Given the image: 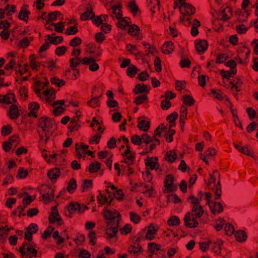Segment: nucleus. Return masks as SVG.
<instances>
[{
    "mask_svg": "<svg viewBox=\"0 0 258 258\" xmlns=\"http://www.w3.org/2000/svg\"><path fill=\"white\" fill-rule=\"evenodd\" d=\"M158 229L159 228L157 225L154 224H150L144 230L146 231L145 238L148 241L153 240L155 238Z\"/></svg>",
    "mask_w": 258,
    "mask_h": 258,
    "instance_id": "0eeeda50",
    "label": "nucleus"
},
{
    "mask_svg": "<svg viewBox=\"0 0 258 258\" xmlns=\"http://www.w3.org/2000/svg\"><path fill=\"white\" fill-rule=\"evenodd\" d=\"M49 221L51 223H57L58 225L62 224L60 216L56 211L52 212L49 216Z\"/></svg>",
    "mask_w": 258,
    "mask_h": 258,
    "instance_id": "a211bd4d",
    "label": "nucleus"
},
{
    "mask_svg": "<svg viewBox=\"0 0 258 258\" xmlns=\"http://www.w3.org/2000/svg\"><path fill=\"white\" fill-rule=\"evenodd\" d=\"M130 22V19L129 18L125 17L123 19L121 18L117 23V26L119 28L125 29L126 27L129 26Z\"/></svg>",
    "mask_w": 258,
    "mask_h": 258,
    "instance_id": "473e14b6",
    "label": "nucleus"
},
{
    "mask_svg": "<svg viewBox=\"0 0 258 258\" xmlns=\"http://www.w3.org/2000/svg\"><path fill=\"white\" fill-rule=\"evenodd\" d=\"M225 220L221 218H218L215 222L214 227L216 231H219L222 228L223 226L225 224Z\"/></svg>",
    "mask_w": 258,
    "mask_h": 258,
    "instance_id": "052dcab7",
    "label": "nucleus"
},
{
    "mask_svg": "<svg viewBox=\"0 0 258 258\" xmlns=\"http://www.w3.org/2000/svg\"><path fill=\"white\" fill-rule=\"evenodd\" d=\"M138 71V68L134 65H131L126 70V74L128 77L133 78L135 76Z\"/></svg>",
    "mask_w": 258,
    "mask_h": 258,
    "instance_id": "37998d69",
    "label": "nucleus"
},
{
    "mask_svg": "<svg viewBox=\"0 0 258 258\" xmlns=\"http://www.w3.org/2000/svg\"><path fill=\"white\" fill-rule=\"evenodd\" d=\"M191 212L190 214L192 216L195 218H200L204 214V211L203 206H191Z\"/></svg>",
    "mask_w": 258,
    "mask_h": 258,
    "instance_id": "dca6fc26",
    "label": "nucleus"
},
{
    "mask_svg": "<svg viewBox=\"0 0 258 258\" xmlns=\"http://www.w3.org/2000/svg\"><path fill=\"white\" fill-rule=\"evenodd\" d=\"M15 101L14 94H8L6 95H0V103L7 104H12Z\"/></svg>",
    "mask_w": 258,
    "mask_h": 258,
    "instance_id": "393cba45",
    "label": "nucleus"
},
{
    "mask_svg": "<svg viewBox=\"0 0 258 258\" xmlns=\"http://www.w3.org/2000/svg\"><path fill=\"white\" fill-rule=\"evenodd\" d=\"M131 141L133 144L136 145H140L142 143H145L146 144V150L147 152L152 151L156 148L157 145L160 144V142L157 140L153 139L152 137L146 134H143L141 137L137 135H133Z\"/></svg>",
    "mask_w": 258,
    "mask_h": 258,
    "instance_id": "f03ea898",
    "label": "nucleus"
},
{
    "mask_svg": "<svg viewBox=\"0 0 258 258\" xmlns=\"http://www.w3.org/2000/svg\"><path fill=\"white\" fill-rule=\"evenodd\" d=\"M107 188H110L113 190V194L115 199L118 200L123 199L124 194L122 189H117V187L113 184L109 183V185H106Z\"/></svg>",
    "mask_w": 258,
    "mask_h": 258,
    "instance_id": "4468645a",
    "label": "nucleus"
},
{
    "mask_svg": "<svg viewBox=\"0 0 258 258\" xmlns=\"http://www.w3.org/2000/svg\"><path fill=\"white\" fill-rule=\"evenodd\" d=\"M111 9L112 10V17L113 18H115L117 20L122 18V14L120 5H112L111 6Z\"/></svg>",
    "mask_w": 258,
    "mask_h": 258,
    "instance_id": "4be33fe9",
    "label": "nucleus"
},
{
    "mask_svg": "<svg viewBox=\"0 0 258 258\" xmlns=\"http://www.w3.org/2000/svg\"><path fill=\"white\" fill-rule=\"evenodd\" d=\"M143 45L145 46L146 54L148 56L154 54L156 52V49L154 46H150L149 44L144 43Z\"/></svg>",
    "mask_w": 258,
    "mask_h": 258,
    "instance_id": "4d7b16f0",
    "label": "nucleus"
},
{
    "mask_svg": "<svg viewBox=\"0 0 258 258\" xmlns=\"http://www.w3.org/2000/svg\"><path fill=\"white\" fill-rule=\"evenodd\" d=\"M126 49L129 52H130L132 54H134L137 55L139 53L138 49H137L136 46L133 45L131 44H127L126 45Z\"/></svg>",
    "mask_w": 258,
    "mask_h": 258,
    "instance_id": "338daca9",
    "label": "nucleus"
},
{
    "mask_svg": "<svg viewBox=\"0 0 258 258\" xmlns=\"http://www.w3.org/2000/svg\"><path fill=\"white\" fill-rule=\"evenodd\" d=\"M8 56L11 58L9 62L5 66V68L7 70H9L12 69L16 64L15 57L16 56V53L10 52L8 53Z\"/></svg>",
    "mask_w": 258,
    "mask_h": 258,
    "instance_id": "cd10ccee",
    "label": "nucleus"
},
{
    "mask_svg": "<svg viewBox=\"0 0 258 258\" xmlns=\"http://www.w3.org/2000/svg\"><path fill=\"white\" fill-rule=\"evenodd\" d=\"M162 52L165 54H169L174 51V45L172 41L165 42L161 47Z\"/></svg>",
    "mask_w": 258,
    "mask_h": 258,
    "instance_id": "412c9836",
    "label": "nucleus"
},
{
    "mask_svg": "<svg viewBox=\"0 0 258 258\" xmlns=\"http://www.w3.org/2000/svg\"><path fill=\"white\" fill-rule=\"evenodd\" d=\"M205 197L206 200V204L209 205L210 210L213 214H218L223 211V207L220 203L210 201L212 197L211 194L206 193Z\"/></svg>",
    "mask_w": 258,
    "mask_h": 258,
    "instance_id": "39448f33",
    "label": "nucleus"
},
{
    "mask_svg": "<svg viewBox=\"0 0 258 258\" xmlns=\"http://www.w3.org/2000/svg\"><path fill=\"white\" fill-rule=\"evenodd\" d=\"M182 100L185 105L189 106L193 105L195 101L194 98L188 95H184L182 97Z\"/></svg>",
    "mask_w": 258,
    "mask_h": 258,
    "instance_id": "864d4df0",
    "label": "nucleus"
},
{
    "mask_svg": "<svg viewBox=\"0 0 258 258\" xmlns=\"http://www.w3.org/2000/svg\"><path fill=\"white\" fill-rule=\"evenodd\" d=\"M13 229V227H8L7 225L4 227H0V239H2L5 235H8V232Z\"/></svg>",
    "mask_w": 258,
    "mask_h": 258,
    "instance_id": "8fccbe9b",
    "label": "nucleus"
},
{
    "mask_svg": "<svg viewBox=\"0 0 258 258\" xmlns=\"http://www.w3.org/2000/svg\"><path fill=\"white\" fill-rule=\"evenodd\" d=\"M135 92L136 93H144L148 92L147 87L144 84H139L136 86Z\"/></svg>",
    "mask_w": 258,
    "mask_h": 258,
    "instance_id": "e2e57ef3",
    "label": "nucleus"
},
{
    "mask_svg": "<svg viewBox=\"0 0 258 258\" xmlns=\"http://www.w3.org/2000/svg\"><path fill=\"white\" fill-rule=\"evenodd\" d=\"M236 240L238 242L245 241L247 239V235L245 231L242 230L237 231L235 233Z\"/></svg>",
    "mask_w": 258,
    "mask_h": 258,
    "instance_id": "f704fd0d",
    "label": "nucleus"
},
{
    "mask_svg": "<svg viewBox=\"0 0 258 258\" xmlns=\"http://www.w3.org/2000/svg\"><path fill=\"white\" fill-rule=\"evenodd\" d=\"M77 188V183L76 180L74 178H72L69 181L68 186L67 187V190L70 193H73Z\"/></svg>",
    "mask_w": 258,
    "mask_h": 258,
    "instance_id": "a18cd8bd",
    "label": "nucleus"
},
{
    "mask_svg": "<svg viewBox=\"0 0 258 258\" xmlns=\"http://www.w3.org/2000/svg\"><path fill=\"white\" fill-rule=\"evenodd\" d=\"M20 251L23 257H32L36 256L37 251L33 246L28 243H24L20 248Z\"/></svg>",
    "mask_w": 258,
    "mask_h": 258,
    "instance_id": "423d86ee",
    "label": "nucleus"
},
{
    "mask_svg": "<svg viewBox=\"0 0 258 258\" xmlns=\"http://www.w3.org/2000/svg\"><path fill=\"white\" fill-rule=\"evenodd\" d=\"M128 33L132 36H136L138 35L140 29L136 25H132L128 26Z\"/></svg>",
    "mask_w": 258,
    "mask_h": 258,
    "instance_id": "de8ad7c7",
    "label": "nucleus"
},
{
    "mask_svg": "<svg viewBox=\"0 0 258 258\" xmlns=\"http://www.w3.org/2000/svg\"><path fill=\"white\" fill-rule=\"evenodd\" d=\"M54 34L51 36L50 35H47V37L48 40L50 41V43L54 45H57L61 43L63 41V38L62 36H53Z\"/></svg>",
    "mask_w": 258,
    "mask_h": 258,
    "instance_id": "e433bc0d",
    "label": "nucleus"
},
{
    "mask_svg": "<svg viewBox=\"0 0 258 258\" xmlns=\"http://www.w3.org/2000/svg\"><path fill=\"white\" fill-rule=\"evenodd\" d=\"M78 31L77 27L74 25L73 26H70L68 28L65 32V33L68 35H75Z\"/></svg>",
    "mask_w": 258,
    "mask_h": 258,
    "instance_id": "0e129e2a",
    "label": "nucleus"
},
{
    "mask_svg": "<svg viewBox=\"0 0 258 258\" xmlns=\"http://www.w3.org/2000/svg\"><path fill=\"white\" fill-rule=\"evenodd\" d=\"M101 167V164L97 162H93L89 165V171L90 173H95L98 171Z\"/></svg>",
    "mask_w": 258,
    "mask_h": 258,
    "instance_id": "3c124183",
    "label": "nucleus"
},
{
    "mask_svg": "<svg viewBox=\"0 0 258 258\" xmlns=\"http://www.w3.org/2000/svg\"><path fill=\"white\" fill-rule=\"evenodd\" d=\"M30 13V11L26 8H22L19 13L18 18L27 22Z\"/></svg>",
    "mask_w": 258,
    "mask_h": 258,
    "instance_id": "c756f323",
    "label": "nucleus"
},
{
    "mask_svg": "<svg viewBox=\"0 0 258 258\" xmlns=\"http://www.w3.org/2000/svg\"><path fill=\"white\" fill-rule=\"evenodd\" d=\"M249 53L248 51L246 52L244 54H240L239 52L238 57H236V59H238V62L241 64H245L247 63L246 58L249 56Z\"/></svg>",
    "mask_w": 258,
    "mask_h": 258,
    "instance_id": "c03bdc74",
    "label": "nucleus"
},
{
    "mask_svg": "<svg viewBox=\"0 0 258 258\" xmlns=\"http://www.w3.org/2000/svg\"><path fill=\"white\" fill-rule=\"evenodd\" d=\"M223 244V241L221 239H218L213 243V245L212 247V251L216 253L220 254L221 253V246Z\"/></svg>",
    "mask_w": 258,
    "mask_h": 258,
    "instance_id": "58836bf2",
    "label": "nucleus"
},
{
    "mask_svg": "<svg viewBox=\"0 0 258 258\" xmlns=\"http://www.w3.org/2000/svg\"><path fill=\"white\" fill-rule=\"evenodd\" d=\"M201 25L199 21L194 19L192 22V27L190 30V33L192 36H196L199 33L198 27Z\"/></svg>",
    "mask_w": 258,
    "mask_h": 258,
    "instance_id": "2f4dec72",
    "label": "nucleus"
},
{
    "mask_svg": "<svg viewBox=\"0 0 258 258\" xmlns=\"http://www.w3.org/2000/svg\"><path fill=\"white\" fill-rule=\"evenodd\" d=\"M68 211L70 213L69 216L71 217V215L80 212V205L76 202H72L68 207Z\"/></svg>",
    "mask_w": 258,
    "mask_h": 258,
    "instance_id": "5701e85b",
    "label": "nucleus"
},
{
    "mask_svg": "<svg viewBox=\"0 0 258 258\" xmlns=\"http://www.w3.org/2000/svg\"><path fill=\"white\" fill-rule=\"evenodd\" d=\"M197 218L192 216L190 212L187 213L184 218L185 225L188 228H195L198 227L199 222Z\"/></svg>",
    "mask_w": 258,
    "mask_h": 258,
    "instance_id": "9d476101",
    "label": "nucleus"
},
{
    "mask_svg": "<svg viewBox=\"0 0 258 258\" xmlns=\"http://www.w3.org/2000/svg\"><path fill=\"white\" fill-rule=\"evenodd\" d=\"M175 5L179 7L181 14L180 19L182 22H187V24H191V19L189 16L192 15L195 12V9L189 4L185 3V0H175Z\"/></svg>",
    "mask_w": 258,
    "mask_h": 258,
    "instance_id": "7ed1b4c3",
    "label": "nucleus"
},
{
    "mask_svg": "<svg viewBox=\"0 0 258 258\" xmlns=\"http://www.w3.org/2000/svg\"><path fill=\"white\" fill-rule=\"evenodd\" d=\"M145 162L146 167H149L151 170L157 169L159 166L157 157L149 158L145 160Z\"/></svg>",
    "mask_w": 258,
    "mask_h": 258,
    "instance_id": "2eb2a0df",
    "label": "nucleus"
},
{
    "mask_svg": "<svg viewBox=\"0 0 258 258\" xmlns=\"http://www.w3.org/2000/svg\"><path fill=\"white\" fill-rule=\"evenodd\" d=\"M117 232L118 225L115 224V226L113 227H109L108 225L107 228L106 229L107 238L108 239H113V241H116V238L115 237V236Z\"/></svg>",
    "mask_w": 258,
    "mask_h": 258,
    "instance_id": "ddd939ff",
    "label": "nucleus"
},
{
    "mask_svg": "<svg viewBox=\"0 0 258 258\" xmlns=\"http://www.w3.org/2000/svg\"><path fill=\"white\" fill-rule=\"evenodd\" d=\"M122 141L123 144H127L128 143V140L125 136H123L121 138L118 139V142ZM126 149L124 152L125 157L124 159V162L128 165H131L134 163L135 155V154L132 152L130 149V147L126 145Z\"/></svg>",
    "mask_w": 258,
    "mask_h": 258,
    "instance_id": "20e7f679",
    "label": "nucleus"
},
{
    "mask_svg": "<svg viewBox=\"0 0 258 258\" xmlns=\"http://www.w3.org/2000/svg\"><path fill=\"white\" fill-rule=\"evenodd\" d=\"M170 226H177L180 224V219L176 216H173L167 221Z\"/></svg>",
    "mask_w": 258,
    "mask_h": 258,
    "instance_id": "bf43d9fd",
    "label": "nucleus"
},
{
    "mask_svg": "<svg viewBox=\"0 0 258 258\" xmlns=\"http://www.w3.org/2000/svg\"><path fill=\"white\" fill-rule=\"evenodd\" d=\"M165 127L164 124H160L156 130L154 131V137H152L153 139L157 140L159 142L160 140L158 138L161 136L162 133L165 131Z\"/></svg>",
    "mask_w": 258,
    "mask_h": 258,
    "instance_id": "ea45409f",
    "label": "nucleus"
},
{
    "mask_svg": "<svg viewBox=\"0 0 258 258\" xmlns=\"http://www.w3.org/2000/svg\"><path fill=\"white\" fill-rule=\"evenodd\" d=\"M39 108V105L37 102H32L29 104V116H33L35 117H37V113Z\"/></svg>",
    "mask_w": 258,
    "mask_h": 258,
    "instance_id": "a878e982",
    "label": "nucleus"
},
{
    "mask_svg": "<svg viewBox=\"0 0 258 258\" xmlns=\"http://www.w3.org/2000/svg\"><path fill=\"white\" fill-rule=\"evenodd\" d=\"M92 187V181L91 180H85L82 185V190L83 192L88 191Z\"/></svg>",
    "mask_w": 258,
    "mask_h": 258,
    "instance_id": "09e8293b",
    "label": "nucleus"
},
{
    "mask_svg": "<svg viewBox=\"0 0 258 258\" xmlns=\"http://www.w3.org/2000/svg\"><path fill=\"white\" fill-rule=\"evenodd\" d=\"M12 131V127L10 125H4L2 128V134L4 136L10 135Z\"/></svg>",
    "mask_w": 258,
    "mask_h": 258,
    "instance_id": "774afa93",
    "label": "nucleus"
},
{
    "mask_svg": "<svg viewBox=\"0 0 258 258\" xmlns=\"http://www.w3.org/2000/svg\"><path fill=\"white\" fill-rule=\"evenodd\" d=\"M94 16L92 9L90 7L87 8L86 11L83 13L81 16V19L83 21L92 19Z\"/></svg>",
    "mask_w": 258,
    "mask_h": 258,
    "instance_id": "c9c22d12",
    "label": "nucleus"
},
{
    "mask_svg": "<svg viewBox=\"0 0 258 258\" xmlns=\"http://www.w3.org/2000/svg\"><path fill=\"white\" fill-rule=\"evenodd\" d=\"M20 115L18 107L14 104L10 106L9 110V116L10 119H17Z\"/></svg>",
    "mask_w": 258,
    "mask_h": 258,
    "instance_id": "b1692460",
    "label": "nucleus"
},
{
    "mask_svg": "<svg viewBox=\"0 0 258 258\" xmlns=\"http://www.w3.org/2000/svg\"><path fill=\"white\" fill-rule=\"evenodd\" d=\"M128 7L130 11L134 15L136 14L139 11L138 7L135 0H132L129 3Z\"/></svg>",
    "mask_w": 258,
    "mask_h": 258,
    "instance_id": "6e6d98bb",
    "label": "nucleus"
},
{
    "mask_svg": "<svg viewBox=\"0 0 258 258\" xmlns=\"http://www.w3.org/2000/svg\"><path fill=\"white\" fill-rule=\"evenodd\" d=\"M177 117L178 114L175 112L167 116V120L170 123L169 127L174 126V121L177 119Z\"/></svg>",
    "mask_w": 258,
    "mask_h": 258,
    "instance_id": "603ef678",
    "label": "nucleus"
},
{
    "mask_svg": "<svg viewBox=\"0 0 258 258\" xmlns=\"http://www.w3.org/2000/svg\"><path fill=\"white\" fill-rule=\"evenodd\" d=\"M130 220L136 224H139L141 221V216L137 213L134 212H130L129 213Z\"/></svg>",
    "mask_w": 258,
    "mask_h": 258,
    "instance_id": "a19ab883",
    "label": "nucleus"
},
{
    "mask_svg": "<svg viewBox=\"0 0 258 258\" xmlns=\"http://www.w3.org/2000/svg\"><path fill=\"white\" fill-rule=\"evenodd\" d=\"M104 215L106 219L114 220L115 224H118L120 216L119 213L116 210L106 209L104 211Z\"/></svg>",
    "mask_w": 258,
    "mask_h": 258,
    "instance_id": "1a4fd4ad",
    "label": "nucleus"
},
{
    "mask_svg": "<svg viewBox=\"0 0 258 258\" xmlns=\"http://www.w3.org/2000/svg\"><path fill=\"white\" fill-rule=\"evenodd\" d=\"M60 175V171L57 168L51 169L47 173V176L52 182H55Z\"/></svg>",
    "mask_w": 258,
    "mask_h": 258,
    "instance_id": "f3484780",
    "label": "nucleus"
},
{
    "mask_svg": "<svg viewBox=\"0 0 258 258\" xmlns=\"http://www.w3.org/2000/svg\"><path fill=\"white\" fill-rule=\"evenodd\" d=\"M100 52H98L94 55V57H85L82 58V60L80 62H81L82 64L89 65V66L92 62L96 61L95 57L100 56Z\"/></svg>",
    "mask_w": 258,
    "mask_h": 258,
    "instance_id": "72a5a7b5",
    "label": "nucleus"
},
{
    "mask_svg": "<svg viewBox=\"0 0 258 258\" xmlns=\"http://www.w3.org/2000/svg\"><path fill=\"white\" fill-rule=\"evenodd\" d=\"M138 127L140 130H142L144 132H146L149 129V121L144 119H141L140 118H139L138 119Z\"/></svg>",
    "mask_w": 258,
    "mask_h": 258,
    "instance_id": "bb28decb",
    "label": "nucleus"
},
{
    "mask_svg": "<svg viewBox=\"0 0 258 258\" xmlns=\"http://www.w3.org/2000/svg\"><path fill=\"white\" fill-rule=\"evenodd\" d=\"M225 65L230 68L231 73L236 74L237 73L236 63L234 60H230L226 62Z\"/></svg>",
    "mask_w": 258,
    "mask_h": 258,
    "instance_id": "49530a36",
    "label": "nucleus"
},
{
    "mask_svg": "<svg viewBox=\"0 0 258 258\" xmlns=\"http://www.w3.org/2000/svg\"><path fill=\"white\" fill-rule=\"evenodd\" d=\"M232 85L231 88L235 89L237 92L240 90V88L242 84V81L239 78H236L233 81L230 82Z\"/></svg>",
    "mask_w": 258,
    "mask_h": 258,
    "instance_id": "4c0bfd02",
    "label": "nucleus"
},
{
    "mask_svg": "<svg viewBox=\"0 0 258 258\" xmlns=\"http://www.w3.org/2000/svg\"><path fill=\"white\" fill-rule=\"evenodd\" d=\"M208 44L205 40H200L196 41L195 47L197 50L201 53H203L208 48Z\"/></svg>",
    "mask_w": 258,
    "mask_h": 258,
    "instance_id": "6ab92c4d",
    "label": "nucleus"
},
{
    "mask_svg": "<svg viewBox=\"0 0 258 258\" xmlns=\"http://www.w3.org/2000/svg\"><path fill=\"white\" fill-rule=\"evenodd\" d=\"M55 123L53 120L46 117H41L39 119L38 123V132L40 142L44 141L46 143L48 140V135L53 127Z\"/></svg>",
    "mask_w": 258,
    "mask_h": 258,
    "instance_id": "f257e3e1",
    "label": "nucleus"
},
{
    "mask_svg": "<svg viewBox=\"0 0 258 258\" xmlns=\"http://www.w3.org/2000/svg\"><path fill=\"white\" fill-rule=\"evenodd\" d=\"M202 193L199 194L198 197H196L194 196H190L188 199V201L189 202L191 203V206H200V201H202V196L205 195Z\"/></svg>",
    "mask_w": 258,
    "mask_h": 258,
    "instance_id": "7c9ffc66",
    "label": "nucleus"
},
{
    "mask_svg": "<svg viewBox=\"0 0 258 258\" xmlns=\"http://www.w3.org/2000/svg\"><path fill=\"white\" fill-rule=\"evenodd\" d=\"M132 227L131 224H126L123 227L120 229V232L122 235H127L131 232Z\"/></svg>",
    "mask_w": 258,
    "mask_h": 258,
    "instance_id": "680f3d73",
    "label": "nucleus"
},
{
    "mask_svg": "<svg viewBox=\"0 0 258 258\" xmlns=\"http://www.w3.org/2000/svg\"><path fill=\"white\" fill-rule=\"evenodd\" d=\"M88 148L89 146L84 143H82L80 145L77 144L76 145V151L78 158H81L83 155L84 156L85 155L92 156L93 152L88 150Z\"/></svg>",
    "mask_w": 258,
    "mask_h": 258,
    "instance_id": "6e6552de",
    "label": "nucleus"
},
{
    "mask_svg": "<svg viewBox=\"0 0 258 258\" xmlns=\"http://www.w3.org/2000/svg\"><path fill=\"white\" fill-rule=\"evenodd\" d=\"M176 159V155L174 151H168L166 153L165 159L168 162H173Z\"/></svg>",
    "mask_w": 258,
    "mask_h": 258,
    "instance_id": "5fc2aeb1",
    "label": "nucleus"
},
{
    "mask_svg": "<svg viewBox=\"0 0 258 258\" xmlns=\"http://www.w3.org/2000/svg\"><path fill=\"white\" fill-rule=\"evenodd\" d=\"M99 192H100L99 191ZM98 204L100 205L109 204L112 200L110 195H103L101 192L97 197Z\"/></svg>",
    "mask_w": 258,
    "mask_h": 258,
    "instance_id": "aec40b11",
    "label": "nucleus"
},
{
    "mask_svg": "<svg viewBox=\"0 0 258 258\" xmlns=\"http://www.w3.org/2000/svg\"><path fill=\"white\" fill-rule=\"evenodd\" d=\"M88 238L89 240V244L95 245L97 242L96 233L94 230H91L88 234Z\"/></svg>",
    "mask_w": 258,
    "mask_h": 258,
    "instance_id": "79ce46f5",
    "label": "nucleus"
},
{
    "mask_svg": "<svg viewBox=\"0 0 258 258\" xmlns=\"http://www.w3.org/2000/svg\"><path fill=\"white\" fill-rule=\"evenodd\" d=\"M232 16V11L231 8L226 7L221 9L218 15L220 20L223 21H227L229 20Z\"/></svg>",
    "mask_w": 258,
    "mask_h": 258,
    "instance_id": "f8f14e48",
    "label": "nucleus"
},
{
    "mask_svg": "<svg viewBox=\"0 0 258 258\" xmlns=\"http://www.w3.org/2000/svg\"><path fill=\"white\" fill-rule=\"evenodd\" d=\"M51 82L52 84L58 87L63 86L65 84V82L63 80H60L56 77L51 78Z\"/></svg>",
    "mask_w": 258,
    "mask_h": 258,
    "instance_id": "69168bd1",
    "label": "nucleus"
},
{
    "mask_svg": "<svg viewBox=\"0 0 258 258\" xmlns=\"http://www.w3.org/2000/svg\"><path fill=\"white\" fill-rule=\"evenodd\" d=\"M87 103L89 106L92 108H96L99 106V98H92L91 100L88 101Z\"/></svg>",
    "mask_w": 258,
    "mask_h": 258,
    "instance_id": "13d9d810",
    "label": "nucleus"
},
{
    "mask_svg": "<svg viewBox=\"0 0 258 258\" xmlns=\"http://www.w3.org/2000/svg\"><path fill=\"white\" fill-rule=\"evenodd\" d=\"M173 176L171 174H168L166 176L164 180L165 192H171L175 190L177 186L173 183Z\"/></svg>",
    "mask_w": 258,
    "mask_h": 258,
    "instance_id": "9b49d317",
    "label": "nucleus"
},
{
    "mask_svg": "<svg viewBox=\"0 0 258 258\" xmlns=\"http://www.w3.org/2000/svg\"><path fill=\"white\" fill-rule=\"evenodd\" d=\"M142 248L140 244L134 243L128 248V252L131 254L138 255L142 252Z\"/></svg>",
    "mask_w": 258,
    "mask_h": 258,
    "instance_id": "c85d7f7f",
    "label": "nucleus"
}]
</instances>
